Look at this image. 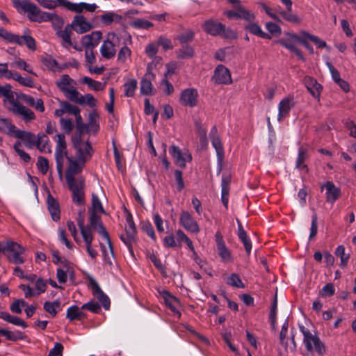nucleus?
<instances>
[{"mask_svg": "<svg viewBox=\"0 0 356 356\" xmlns=\"http://www.w3.org/2000/svg\"><path fill=\"white\" fill-rule=\"evenodd\" d=\"M74 156L67 158L68 168L83 170L86 163L89 161L94 153L93 148L88 140H81L80 136L72 138Z\"/></svg>", "mask_w": 356, "mask_h": 356, "instance_id": "nucleus-1", "label": "nucleus"}, {"mask_svg": "<svg viewBox=\"0 0 356 356\" xmlns=\"http://www.w3.org/2000/svg\"><path fill=\"white\" fill-rule=\"evenodd\" d=\"M82 170L66 168L65 178L70 191L72 193V200L77 204H83L85 200V179L83 177H76Z\"/></svg>", "mask_w": 356, "mask_h": 356, "instance_id": "nucleus-2", "label": "nucleus"}, {"mask_svg": "<svg viewBox=\"0 0 356 356\" xmlns=\"http://www.w3.org/2000/svg\"><path fill=\"white\" fill-rule=\"evenodd\" d=\"M13 3L19 12L27 13L29 19L32 22L41 23L56 17L54 14L41 11L36 5L26 0H13Z\"/></svg>", "mask_w": 356, "mask_h": 356, "instance_id": "nucleus-3", "label": "nucleus"}, {"mask_svg": "<svg viewBox=\"0 0 356 356\" xmlns=\"http://www.w3.org/2000/svg\"><path fill=\"white\" fill-rule=\"evenodd\" d=\"M56 145L55 149V159L56 162V169L61 178L63 174L64 167L66 163L68 154L67 152V143L65 136L63 134H56L54 137Z\"/></svg>", "mask_w": 356, "mask_h": 356, "instance_id": "nucleus-4", "label": "nucleus"}, {"mask_svg": "<svg viewBox=\"0 0 356 356\" xmlns=\"http://www.w3.org/2000/svg\"><path fill=\"white\" fill-rule=\"evenodd\" d=\"M300 330L303 334V343L307 350L311 353L316 352L318 355L323 356L326 353V348L319 337L313 334L304 326H300Z\"/></svg>", "mask_w": 356, "mask_h": 356, "instance_id": "nucleus-5", "label": "nucleus"}, {"mask_svg": "<svg viewBox=\"0 0 356 356\" xmlns=\"http://www.w3.org/2000/svg\"><path fill=\"white\" fill-rule=\"evenodd\" d=\"M0 37L10 43L17 44L20 46L26 44V47L32 51L36 49L35 40L29 35L28 31H25L24 35L19 36L4 29H0Z\"/></svg>", "mask_w": 356, "mask_h": 356, "instance_id": "nucleus-6", "label": "nucleus"}, {"mask_svg": "<svg viewBox=\"0 0 356 356\" xmlns=\"http://www.w3.org/2000/svg\"><path fill=\"white\" fill-rule=\"evenodd\" d=\"M122 35H117L114 32L107 33L100 47V53L103 58L111 59L115 57L117 52L116 47L120 44Z\"/></svg>", "mask_w": 356, "mask_h": 356, "instance_id": "nucleus-7", "label": "nucleus"}, {"mask_svg": "<svg viewBox=\"0 0 356 356\" xmlns=\"http://www.w3.org/2000/svg\"><path fill=\"white\" fill-rule=\"evenodd\" d=\"M204 31L213 36L220 35L225 38L234 39L236 33L232 29L227 28L223 24L213 19L206 21L202 25Z\"/></svg>", "mask_w": 356, "mask_h": 356, "instance_id": "nucleus-8", "label": "nucleus"}, {"mask_svg": "<svg viewBox=\"0 0 356 356\" xmlns=\"http://www.w3.org/2000/svg\"><path fill=\"white\" fill-rule=\"evenodd\" d=\"M55 83L65 97L70 101L73 102L79 92L76 89V82L68 74H63L56 81Z\"/></svg>", "mask_w": 356, "mask_h": 356, "instance_id": "nucleus-9", "label": "nucleus"}, {"mask_svg": "<svg viewBox=\"0 0 356 356\" xmlns=\"http://www.w3.org/2000/svg\"><path fill=\"white\" fill-rule=\"evenodd\" d=\"M90 227L93 229L97 231V232L101 234L106 241V243L109 245L110 252L112 254V245L111 241L110 240L108 232L106 229L104 227L101 220L100 217L95 212H90Z\"/></svg>", "mask_w": 356, "mask_h": 356, "instance_id": "nucleus-10", "label": "nucleus"}, {"mask_svg": "<svg viewBox=\"0 0 356 356\" xmlns=\"http://www.w3.org/2000/svg\"><path fill=\"white\" fill-rule=\"evenodd\" d=\"M9 109L14 113L17 114L26 122H29L35 119L34 113L29 108L21 104L15 99L10 100V106Z\"/></svg>", "mask_w": 356, "mask_h": 356, "instance_id": "nucleus-11", "label": "nucleus"}, {"mask_svg": "<svg viewBox=\"0 0 356 356\" xmlns=\"http://www.w3.org/2000/svg\"><path fill=\"white\" fill-rule=\"evenodd\" d=\"M179 102L184 106L195 107L198 102V92L195 88L184 90L179 97Z\"/></svg>", "mask_w": 356, "mask_h": 356, "instance_id": "nucleus-12", "label": "nucleus"}, {"mask_svg": "<svg viewBox=\"0 0 356 356\" xmlns=\"http://www.w3.org/2000/svg\"><path fill=\"white\" fill-rule=\"evenodd\" d=\"M296 102L293 95H288L284 97L278 104L277 120L281 122L287 117L290 111L295 106Z\"/></svg>", "mask_w": 356, "mask_h": 356, "instance_id": "nucleus-13", "label": "nucleus"}, {"mask_svg": "<svg viewBox=\"0 0 356 356\" xmlns=\"http://www.w3.org/2000/svg\"><path fill=\"white\" fill-rule=\"evenodd\" d=\"M63 3V7L66 9L73 11L77 13H82L84 10L90 13H93L97 8V6L95 3H87L84 2L76 3H72L68 0H61Z\"/></svg>", "mask_w": 356, "mask_h": 356, "instance_id": "nucleus-14", "label": "nucleus"}, {"mask_svg": "<svg viewBox=\"0 0 356 356\" xmlns=\"http://www.w3.org/2000/svg\"><path fill=\"white\" fill-rule=\"evenodd\" d=\"M123 46L120 49L118 54V60L120 63H125L131 57V51L129 45L132 44V38L130 34L126 33L122 35L121 43Z\"/></svg>", "mask_w": 356, "mask_h": 356, "instance_id": "nucleus-15", "label": "nucleus"}, {"mask_svg": "<svg viewBox=\"0 0 356 356\" xmlns=\"http://www.w3.org/2000/svg\"><path fill=\"white\" fill-rule=\"evenodd\" d=\"M72 280L74 279V269L73 266L67 262H62L60 266L57 269L56 277L60 284H65L67 277Z\"/></svg>", "mask_w": 356, "mask_h": 356, "instance_id": "nucleus-16", "label": "nucleus"}, {"mask_svg": "<svg viewBox=\"0 0 356 356\" xmlns=\"http://www.w3.org/2000/svg\"><path fill=\"white\" fill-rule=\"evenodd\" d=\"M170 153L175 159V163L182 168L186 167V163L187 161H191L192 159L191 155L188 152H182L180 149L175 145L170 147Z\"/></svg>", "mask_w": 356, "mask_h": 356, "instance_id": "nucleus-17", "label": "nucleus"}, {"mask_svg": "<svg viewBox=\"0 0 356 356\" xmlns=\"http://www.w3.org/2000/svg\"><path fill=\"white\" fill-rule=\"evenodd\" d=\"M70 26L74 31L79 34L88 32L92 29L90 22H89L86 18L81 15L74 16L72 24Z\"/></svg>", "mask_w": 356, "mask_h": 356, "instance_id": "nucleus-18", "label": "nucleus"}, {"mask_svg": "<svg viewBox=\"0 0 356 356\" xmlns=\"http://www.w3.org/2000/svg\"><path fill=\"white\" fill-rule=\"evenodd\" d=\"M102 37V32L98 31H93L90 34L86 35L81 38V45L85 48V50L93 49L99 44Z\"/></svg>", "mask_w": 356, "mask_h": 356, "instance_id": "nucleus-19", "label": "nucleus"}, {"mask_svg": "<svg viewBox=\"0 0 356 356\" xmlns=\"http://www.w3.org/2000/svg\"><path fill=\"white\" fill-rule=\"evenodd\" d=\"M212 79L218 84H229L232 81L229 70L222 65L217 66Z\"/></svg>", "mask_w": 356, "mask_h": 356, "instance_id": "nucleus-20", "label": "nucleus"}, {"mask_svg": "<svg viewBox=\"0 0 356 356\" xmlns=\"http://www.w3.org/2000/svg\"><path fill=\"white\" fill-rule=\"evenodd\" d=\"M325 190L326 201L333 204L341 196V190L332 181H327L321 186V190Z\"/></svg>", "mask_w": 356, "mask_h": 356, "instance_id": "nucleus-21", "label": "nucleus"}, {"mask_svg": "<svg viewBox=\"0 0 356 356\" xmlns=\"http://www.w3.org/2000/svg\"><path fill=\"white\" fill-rule=\"evenodd\" d=\"M72 29L70 25H67L63 30L58 31L57 35L62 39V45L63 47L68 49L70 47H73L74 49L81 51L83 50L82 47L74 44L71 40Z\"/></svg>", "mask_w": 356, "mask_h": 356, "instance_id": "nucleus-22", "label": "nucleus"}, {"mask_svg": "<svg viewBox=\"0 0 356 356\" xmlns=\"http://www.w3.org/2000/svg\"><path fill=\"white\" fill-rule=\"evenodd\" d=\"M179 220L181 225L188 231L195 234L200 232L197 222L188 211H183Z\"/></svg>", "mask_w": 356, "mask_h": 356, "instance_id": "nucleus-23", "label": "nucleus"}, {"mask_svg": "<svg viewBox=\"0 0 356 356\" xmlns=\"http://www.w3.org/2000/svg\"><path fill=\"white\" fill-rule=\"evenodd\" d=\"M90 286L92 289V293L101 302L105 309H108L110 307V300L108 297L100 289L98 283L93 279L90 280Z\"/></svg>", "mask_w": 356, "mask_h": 356, "instance_id": "nucleus-24", "label": "nucleus"}, {"mask_svg": "<svg viewBox=\"0 0 356 356\" xmlns=\"http://www.w3.org/2000/svg\"><path fill=\"white\" fill-rule=\"evenodd\" d=\"M155 79V75L151 71L150 65H147V72L140 83V92L143 95H149L152 94L153 86L151 81Z\"/></svg>", "mask_w": 356, "mask_h": 356, "instance_id": "nucleus-25", "label": "nucleus"}, {"mask_svg": "<svg viewBox=\"0 0 356 356\" xmlns=\"http://www.w3.org/2000/svg\"><path fill=\"white\" fill-rule=\"evenodd\" d=\"M300 40L301 38L296 34L285 33L284 37L276 40L275 42L282 45L290 51L296 47V43H300Z\"/></svg>", "mask_w": 356, "mask_h": 356, "instance_id": "nucleus-26", "label": "nucleus"}, {"mask_svg": "<svg viewBox=\"0 0 356 356\" xmlns=\"http://www.w3.org/2000/svg\"><path fill=\"white\" fill-rule=\"evenodd\" d=\"M303 81L307 89L310 92V94L314 97L319 99L322 87L317 82V81L309 76H305Z\"/></svg>", "mask_w": 356, "mask_h": 356, "instance_id": "nucleus-27", "label": "nucleus"}, {"mask_svg": "<svg viewBox=\"0 0 356 356\" xmlns=\"http://www.w3.org/2000/svg\"><path fill=\"white\" fill-rule=\"evenodd\" d=\"M13 137L21 139L28 148L35 146V136L31 132L17 129Z\"/></svg>", "mask_w": 356, "mask_h": 356, "instance_id": "nucleus-28", "label": "nucleus"}, {"mask_svg": "<svg viewBox=\"0 0 356 356\" xmlns=\"http://www.w3.org/2000/svg\"><path fill=\"white\" fill-rule=\"evenodd\" d=\"M211 143L216 151L218 159L221 161L224 156L223 147L221 143L220 139L217 134V129L216 127H213L211 131Z\"/></svg>", "mask_w": 356, "mask_h": 356, "instance_id": "nucleus-29", "label": "nucleus"}, {"mask_svg": "<svg viewBox=\"0 0 356 356\" xmlns=\"http://www.w3.org/2000/svg\"><path fill=\"white\" fill-rule=\"evenodd\" d=\"M79 110V108L76 106L70 104L66 101H62L60 102V108L54 111V115L60 117L66 113L74 115L77 114Z\"/></svg>", "mask_w": 356, "mask_h": 356, "instance_id": "nucleus-30", "label": "nucleus"}, {"mask_svg": "<svg viewBox=\"0 0 356 356\" xmlns=\"http://www.w3.org/2000/svg\"><path fill=\"white\" fill-rule=\"evenodd\" d=\"M6 79H12L17 81L19 84L33 88L34 86L33 80L30 77H22L19 73L16 71L8 70Z\"/></svg>", "mask_w": 356, "mask_h": 356, "instance_id": "nucleus-31", "label": "nucleus"}, {"mask_svg": "<svg viewBox=\"0 0 356 356\" xmlns=\"http://www.w3.org/2000/svg\"><path fill=\"white\" fill-rule=\"evenodd\" d=\"M73 102L80 105L86 104L92 108L97 106V101L93 95L90 93L82 95L79 92H78L77 95H76L73 100Z\"/></svg>", "mask_w": 356, "mask_h": 356, "instance_id": "nucleus-32", "label": "nucleus"}, {"mask_svg": "<svg viewBox=\"0 0 356 356\" xmlns=\"http://www.w3.org/2000/svg\"><path fill=\"white\" fill-rule=\"evenodd\" d=\"M35 146L40 152L50 153L51 147L49 145V140L47 135L43 133L38 134L37 138H35Z\"/></svg>", "mask_w": 356, "mask_h": 356, "instance_id": "nucleus-33", "label": "nucleus"}, {"mask_svg": "<svg viewBox=\"0 0 356 356\" xmlns=\"http://www.w3.org/2000/svg\"><path fill=\"white\" fill-rule=\"evenodd\" d=\"M163 299L166 306L175 314H177L180 316L181 314L179 312V301L177 298L172 296L167 291L163 293Z\"/></svg>", "mask_w": 356, "mask_h": 356, "instance_id": "nucleus-34", "label": "nucleus"}, {"mask_svg": "<svg viewBox=\"0 0 356 356\" xmlns=\"http://www.w3.org/2000/svg\"><path fill=\"white\" fill-rule=\"evenodd\" d=\"M0 318L15 325L22 327L23 328H26L28 326L27 323L20 318L12 316L6 312H0Z\"/></svg>", "mask_w": 356, "mask_h": 356, "instance_id": "nucleus-35", "label": "nucleus"}, {"mask_svg": "<svg viewBox=\"0 0 356 356\" xmlns=\"http://www.w3.org/2000/svg\"><path fill=\"white\" fill-rule=\"evenodd\" d=\"M66 318L70 321L74 320L81 321L86 318L85 314L79 309V307L73 305L70 307L67 310Z\"/></svg>", "mask_w": 356, "mask_h": 356, "instance_id": "nucleus-36", "label": "nucleus"}, {"mask_svg": "<svg viewBox=\"0 0 356 356\" xmlns=\"http://www.w3.org/2000/svg\"><path fill=\"white\" fill-rule=\"evenodd\" d=\"M231 178L229 176H222V202L224 206L227 208L228 197L229 193V184Z\"/></svg>", "mask_w": 356, "mask_h": 356, "instance_id": "nucleus-37", "label": "nucleus"}, {"mask_svg": "<svg viewBox=\"0 0 356 356\" xmlns=\"http://www.w3.org/2000/svg\"><path fill=\"white\" fill-rule=\"evenodd\" d=\"M245 29L248 31L250 33L262 38H270V36L266 33L264 32L260 26L254 22H248V24L245 26Z\"/></svg>", "mask_w": 356, "mask_h": 356, "instance_id": "nucleus-38", "label": "nucleus"}, {"mask_svg": "<svg viewBox=\"0 0 356 356\" xmlns=\"http://www.w3.org/2000/svg\"><path fill=\"white\" fill-rule=\"evenodd\" d=\"M5 254L7 253H24L25 250L24 248L19 244L14 241H6L2 242Z\"/></svg>", "mask_w": 356, "mask_h": 356, "instance_id": "nucleus-39", "label": "nucleus"}, {"mask_svg": "<svg viewBox=\"0 0 356 356\" xmlns=\"http://www.w3.org/2000/svg\"><path fill=\"white\" fill-rule=\"evenodd\" d=\"M17 128L6 118H0V130L5 132L10 136H14Z\"/></svg>", "mask_w": 356, "mask_h": 356, "instance_id": "nucleus-40", "label": "nucleus"}, {"mask_svg": "<svg viewBox=\"0 0 356 356\" xmlns=\"http://www.w3.org/2000/svg\"><path fill=\"white\" fill-rule=\"evenodd\" d=\"M48 209L51 215L54 220L60 219V209L58 203L51 197H48L47 200Z\"/></svg>", "mask_w": 356, "mask_h": 356, "instance_id": "nucleus-41", "label": "nucleus"}, {"mask_svg": "<svg viewBox=\"0 0 356 356\" xmlns=\"http://www.w3.org/2000/svg\"><path fill=\"white\" fill-rule=\"evenodd\" d=\"M287 332L284 330H282L280 333V343L282 346L284 347V350L286 353L291 352L294 353L296 350V343L295 341L294 336L293 335L291 337V345L288 346L286 342H285V338L286 336Z\"/></svg>", "mask_w": 356, "mask_h": 356, "instance_id": "nucleus-42", "label": "nucleus"}, {"mask_svg": "<svg viewBox=\"0 0 356 356\" xmlns=\"http://www.w3.org/2000/svg\"><path fill=\"white\" fill-rule=\"evenodd\" d=\"M101 20L104 25H110L114 22H120L122 16L113 12H108L101 16Z\"/></svg>", "mask_w": 356, "mask_h": 356, "instance_id": "nucleus-43", "label": "nucleus"}, {"mask_svg": "<svg viewBox=\"0 0 356 356\" xmlns=\"http://www.w3.org/2000/svg\"><path fill=\"white\" fill-rule=\"evenodd\" d=\"M194 49L191 46L183 45L176 51L177 56L179 59H188L194 56Z\"/></svg>", "mask_w": 356, "mask_h": 356, "instance_id": "nucleus-44", "label": "nucleus"}, {"mask_svg": "<svg viewBox=\"0 0 356 356\" xmlns=\"http://www.w3.org/2000/svg\"><path fill=\"white\" fill-rule=\"evenodd\" d=\"M82 83L86 84L88 87L95 91L103 90L105 88V83L93 80L88 76H84Z\"/></svg>", "mask_w": 356, "mask_h": 356, "instance_id": "nucleus-45", "label": "nucleus"}, {"mask_svg": "<svg viewBox=\"0 0 356 356\" xmlns=\"http://www.w3.org/2000/svg\"><path fill=\"white\" fill-rule=\"evenodd\" d=\"M239 19L245 20L248 22H254L256 19L255 14L251 10L247 9L245 7L242 6L239 7Z\"/></svg>", "mask_w": 356, "mask_h": 356, "instance_id": "nucleus-46", "label": "nucleus"}, {"mask_svg": "<svg viewBox=\"0 0 356 356\" xmlns=\"http://www.w3.org/2000/svg\"><path fill=\"white\" fill-rule=\"evenodd\" d=\"M308 156L307 149L300 148L298 151V156L296 161V168L305 170L306 172L308 170L307 165L304 164V161L307 160Z\"/></svg>", "mask_w": 356, "mask_h": 356, "instance_id": "nucleus-47", "label": "nucleus"}, {"mask_svg": "<svg viewBox=\"0 0 356 356\" xmlns=\"http://www.w3.org/2000/svg\"><path fill=\"white\" fill-rule=\"evenodd\" d=\"M60 302L58 300L54 302L47 301L44 303V309L52 316H55L60 308Z\"/></svg>", "mask_w": 356, "mask_h": 356, "instance_id": "nucleus-48", "label": "nucleus"}, {"mask_svg": "<svg viewBox=\"0 0 356 356\" xmlns=\"http://www.w3.org/2000/svg\"><path fill=\"white\" fill-rule=\"evenodd\" d=\"M83 238L86 243L87 252L88 253V254L90 255V257L92 259H95L97 256V252L92 247V243L93 241V235L92 234H90V235L84 234V236L83 237Z\"/></svg>", "mask_w": 356, "mask_h": 356, "instance_id": "nucleus-49", "label": "nucleus"}, {"mask_svg": "<svg viewBox=\"0 0 356 356\" xmlns=\"http://www.w3.org/2000/svg\"><path fill=\"white\" fill-rule=\"evenodd\" d=\"M217 250L223 262L228 263L232 261L231 252L226 247L225 244L217 246Z\"/></svg>", "mask_w": 356, "mask_h": 356, "instance_id": "nucleus-50", "label": "nucleus"}, {"mask_svg": "<svg viewBox=\"0 0 356 356\" xmlns=\"http://www.w3.org/2000/svg\"><path fill=\"white\" fill-rule=\"evenodd\" d=\"M335 254L341 259L340 265L342 267H345L349 260L350 254L346 253L344 246L339 245L335 250Z\"/></svg>", "mask_w": 356, "mask_h": 356, "instance_id": "nucleus-51", "label": "nucleus"}, {"mask_svg": "<svg viewBox=\"0 0 356 356\" xmlns=\"http://www.w3.org/2000/svg\"><path fill=\"white\" fill-rule=\"evenodd\" d=\"M10 66L17 67L23 70L30 74H35L32 70L31 67L23 59L18 58L15 61L10 63Z\"/></svg>", "mask_w": 356, "mask_h": 356, "instance_id": "nucleus-52", "label": "nucleus"}, {"mask_svg": "<svg viewBox=\"0 0 356 356\" xmlns=\"http://www.w3.org/2000/svg\"><path fill=\"white\" fill-rule=\"evenodd\" d=\"M121 240L129 248L131 253H133V244L136 242V234H128L127 232L120 236Z\"/></svg>", "mask_w": 356, "mask_h": 356, "instance_id": "nucleus-53", "label": "nucleus"}, {"mask_svg": "<svg viewBox=\"0 0 356 356\" xmlns=\"http://www.w3.org/2000/svg\"><path fill=\"white\" fill-rule=\"evenodd\" d=\"M124 95L127 97H133L137 88V81L135 79H131L124 85Z\"/></svg>", "mask_w": 356, "mask_h": 356, "instance_id": "nucleus-54", "label": "nucleus"}, {"mask_svg": "<svg viewBox=\"0 0 356 356\" xmlns=\"http://www.w3.org/2000/svg\"><path fill=\"white\" fill-rule=\"evenodd\" d=\"M60 124L62 130L67 134H70L74 129L72 119L61 118L60 119Z\"/></svg>", "mask_w": 356, "mask_h": 356, "instance_id": "nucleus-55", "label": "nucleus"}, {"mask_svg": "<svg viewBox=\"0 0 356 356\" xmlns=\"http://www.w3.org/2000/svg\"><path fill=\"white\" fill-rule=\"evenodd\" d=\"M39 4L47 9H54L56 6H63L61 0H37Z\"/></svg>", "mask_w": 356, "mask_h": 356, "instance_id": "nucleus-56", "label": "nucleus"}, {"mask_svg": "<svg viewBox=\"0 0 356 356\" xmlns=\"http://www.w3.org/2000/svg\"><path fill=\"white\" fill-rule=\"evenodd\" d=\"M0 334L10 341H17L22 339V334L20 332H13L5 329H0Z\"/></svg>", "mask_w": 356, "mask_h": 356, "instance_id": "nucleus-57", "label": "nucleus"}, {"mask_svg": "<svg viewBox=\"0 0 356 356\" xmlns=\"http://www.w3.org/2000/svg\"><path fill=\"white\" fill-rule=\"evenodd\" d=\"M77 224L80 229L81 234L82 237L84 236V234L90 235L92 234L91 228L89 226L84 225V218L81 213H79V218H77Z\"/></svg>", "mask_w": 356, "mask_h": 356, "instance_id": "nucleus-58", "label": "nucleus"}, {"mask_svg": "<svg viewBox=\"0 0 356 356\" xmlns=\"http://www.w3.org/2000/svg\"><path fill=\"white\" fill-rule=\"evenodd\" d=\"M14 149L17 154L20 156V158L25 162H29L31 160V156L29 154L25 152L22 149V143L20 142H16L14 145Z\"/></svg>", "mask_w": 356, "mask_h": 356, "instance_id": "nucleus-59", "label": "nucleus"}, {"mask_svg": "<svg viewBox=\"0 0 356 356\" xmlns=\"http://www.w3.org/2000/svg\"><path fill=\"white\" fill-rule=\"evenodd\" d=\"M36 165L43 175H45L49 170V161L43 156H39L38 158Z\"/></svg>", "mask_w": 356, "mask_h": 356, "instance_id": "nucleus-60", "label": "nucleus"}, {"mask_svg": "<svg viewBox=\"0 0 356 356\" xmlns=\"http://www.w3.org/2000/svg\"><path fill=\"white\" fill-rule=\"evenodd\" d=\"M227 283L232 286L243 288L244 285L237 274L233 273L228 278Z\"/></svg>", "mask_w": 356, "mask_h": 356, "instance_id": "nucleus-61", "label": "nucleus"}, {"mask_svg": "<svg viewBox=\"0 0 356 356\" xmlns=\"http://www.w3.org/2000/svg\"><path fill=\"white\" fill-rule=\"evenodd\" d=\"M141 229L146 233L152 240L156 241V235L154 228L149 222H143L141 225Z\"/></svg>", "mask_w": 356, "mask_h": 356, "instance_id": "nucleus-62", "label": "nucleus"}, {"mask_svg": "<svg viewBox=\"0 0 356 356\" xmlns=\"http://www.w3.org/2000/svg\"><path fill=\"white\" fill-rule=\"evenodd\" d=\"M266 29L274 36H278L282 33L280 26L273 22H267L266 24Z\"/></svg>", "mask_w": 356, "mask_h": 356, "instance_id": "nucleus-63", "label": "nucleus"}, {"mask_svg": "<svg viewBox=\"0 0 356 356\" xmlns=\"http://www.w3.org/2000/svg\"><path fill=\"white\" fill-rule=\"evenodd\" d=\"M334 285L331 283L325 284L320 291V296L323 298L330 297L334 294Z\"/></svg>", "mask_w": 356, "mask_h": 356, "instance_id": "nucleus-64", "label": "nucleus"}]
</instances>
